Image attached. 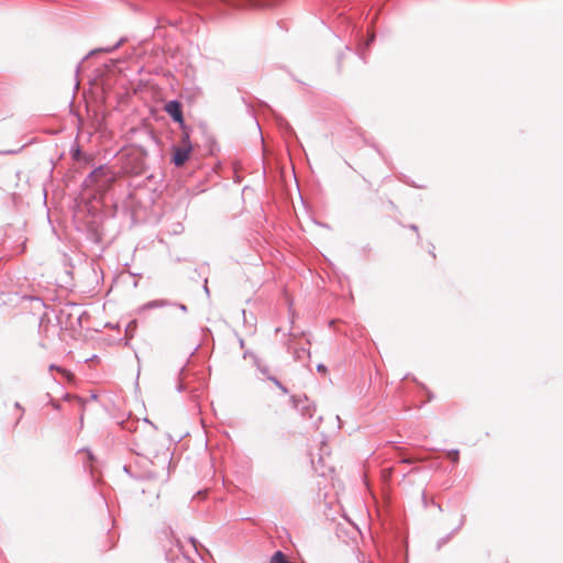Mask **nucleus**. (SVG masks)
Returning a JSON list of instances; mask_svg holds the SVG:
<instances>
[{
	"instance_id": "obj_1",
	"label": "nucleus",
	"mask_w": 563,
	"mask_h": 563,
	"mask_svg": "<svg viewBox=\"0 0 563 563\" xmlns=\"http://www.w3.org/2000/svg\"><path fill=\"white\" fill-rule=\"evenodd\" d=\"M277 0H208L207 5L214 15H220L227 8H265L273 7Z\"/></svg>"
},
{
	"instance_id": "obj_2",
	"label": "nucleus",
	"mask_w": 563,
	"mask_h": 563,
	"mask_svg": "<svg viewBox=\"0 0 563 563\" xmlns=\"http://www.w3.org/2000/svg\"><path fill=\"white\" fill-rule=\"evenodd\" d=\"M192 146L190 143L189 134L185 132L181 135V146H175L173 148V163L176 166H183L189 158Z\"/></svg>"
},
{
	"instance_id": "obj_3",
	"label": "nucleus",
	"mask_w": 563,
	"mask_h": 563,
	"mask_svg": "<svg viewBox=\"0 0 563 563\" xmlns=\"http://www.w3.org/2000/svg\"><path fill=\"white\" fill-rule=\"evenodd\" d=\"M291 401L303 418H312L316 409L306 396H291Z\"/></svg>"
},
{
	"instance_id": "obj_4",
	"label": "nucleus",
	"mask_w": 563,
	"mask_h": 563,
	"mask_svg": "<svg viewBox=\"0 0 563 563\" xmlns=\"http://www.w3.org/2000/svg\"><path fill=\"white\" fill-rule=\"evenodd\" d=\"M165 111L166 113L177 123L183 124L184 118H183V109L181 103L177 100L168 101L165 104Z\"/></svg>"
},
{
	"instance_id": "obj_5",
	"label": "nucleus",
	"mask_w": 563,
	"mask_h": 563,
	"mask_svg": "<svg viewBox=\"0 0 563 563\" xmlns=\"http://www.w3.org/2000/svg\"><path fill=\"white\" fill-rule=\"evenodd\" d=\"M172 305L168 300L165 299H158V300H152L146 302L142 309H154V308H163L166 306Z\"/></svg>"
},
{
	"instance_id": "obj_6",
	"label": "nucleus",
	"mask_w": 563,
	"mask_h": 563,
	"mask_svg": "<svg viewBox=\"0 0 563 563\" xmlns=\"http://www.w3.org/2000/svg\"><path fill=\"white\" fill-rule=\"evenodd\" d=\"M124 38H121L119 42H117L113 46H109V47H104V48H100V49H97V51H91L89 53V55H93L95 53L97 52H104V53H112L113 51H115L117 48H119L123 43H124Z\"/></svg>"
},
{
	"instance_id": "obj_7",
	"label": "nucleus",
	"mask_w": 563,
	"mask_h": 563,
	"mask_svg": "<svg viewBox=\"0 0 563 563\" xmlns=\"http://www.w3.org/2000/svg\"><path fill=\"white\" fill-rule=\"evenodd\" d=\"M49 371L51 372L56 371V372L60 373L63 375V377H65L67 380H71V378H73V374L69 371H67L63 367H59L57 365L52 364L49 366Z\"/></svg>"
},
{
	"instance_id": "obj_8",
	"label": "nucleus",
	"mask_w": 563,
	"mask_h": 563,
	"mask_svg": "<svg viewBox=\"0 0 563 563\" xmlns=\"http://www.w3.org/2000/svg\"><path fill=\"white\" fill-rule=\"evenodd\" d=\"M269 563H291L289 562L283 552L277 551L271 559Z\"/></svg>"
},
{
	"instance_id": "obj_9",
	"label": "nucleus",
	"mask_w": 563,
	"mask_h": 563,
	"mask_svg": "<svg viewBox=\"0 0 563 563\" xmlns=\"http://www.w3.org/2000/svg\"><path fill=\"white\" fill-rule=\"evenodd\" d=\"M257 368H258V371H260L264 376H266L267 378H268V376H272V375L269 374V369H268V367H267L266 365L258 364V365H257Z\"/></svg>"
},
{
	"instance_id": "obj_10",
	"label": "nucleus",
	"mask_w": 563,
	"mask_h": 563,
	"mask_svg": "<svg viewBox=\"0 0 563 563\" xmlns=\"http://www.w3.org/2000/svg\"><path fill=\"white\" fill-rule=\"evenodd\" d=\"M448 456L451 459L452 462L456 463L459 461V451H450L448 453Z\"/></svg>"
},
{
	"instance_id": "obj_11",
	"label": "nucleus",
	"mask_w": 563,
	"mask_h": 563,
	"mask_svg": "<svg viewBox=\"0 0 563 563\" xmlns=\"http://www.w3.org/2000/svg\"><path fill=\"white\" fill-rule=\"evenodd\" d=\"M268 379L273 382L277 387L280 386V380L277 379L275 376H268Z\"/></svg>"
},
{
	"instance_id": "obj_12",
	"label": "nucleus",
	"mask_w": 563,
	"mask_h": 563,
	"mask_svg": "<svg viewBox=\"0 0 563 563\" xmlns=\"http://www.w3.org/2000/svg\"><path fill=\"white\" fill-rule=\"evenodd\" d=\"M14 406H15V408H16V409H19V410L21 411V415H20V417H19V420H20V419H22V417H23V407L21 406V404H20V402H15V405H14Z\"/></svg>"
},
{
	"instance_id": "obj_13",
	"label": "nucleus",
	"mask_w": 563,
	"mask_h": 563,
	"mask_svg": "<svg viewBox=\"0 0 563 563\" xmlns=\"http://www.w3.org/2000/svg\"><path fill=\"white\" fill-rule=\"evenodd\" d=\"M278 388L282 390L283 394H288L289 393L288 388L285 385H283V384H280V386H278Z\"/></svg>"
},
{
	"instance_id": "obj_14",
	"label": "nucleus",
	"mask_w": 563,
	"mask_h": 563,
	"mask_svg": "<svg viewBox=\"0 0 563 563\" xmlns=\"http://www.w3.org/2000/svg\"><path fill=\"white\" fill-rule=\"evenodd\" d=\"M302 353H308L305 349L296 352V358H301Z\"/></svg>"
},
{
	"instance_id": "obj_15",
	"label": "nucleus",
	"mask_w": 563,
	"mask_h": 563,
	"mask_svg": "<svg viewBox=\"0 0 563 563\" xmlns=\"http://www.w3.org/2000/svg\"><path fill=\"white\" fill-rule=\"evenodd\" d=\"M318 372L324 373L327 371V367L323 364L318 365L317 367Z\"/></svg>"
},
{
	"instance_id": "obj_16",
	"label": "nucleus",
	"mask_w": 563,
	"mask_h": 563,
	"mask_svg": "<svg viewBox=\"0 0 563 563\" xmlns=\"http://www.w3.org/2000/svg\"><path fill=\"white\" fill-rule=\"evenodd\" d=\"M178 308H179L183 312H187V307H186L184 303H179V305H178Z\"/></svg>"
},
{
	"instance_id": "obj_17",
	"label": "nucleus",
	"mask_w": 563,
	"mask_h": 563,
	"mask_svg": "<svg viewBox=\"0 0 563 563\" xmlns=\"http://www.w3.org/2000/svg\"><path fill=\"white\" fill-rule=\"evenodd\" d=\"M184 388H185V387H184V384H183V383H180V384L178 385V389H179V390H183Z\"/></svg>"
},
{
	"instance_id": "obj_18",
	"label": "nucleus",
	"mask_w": 563,
	"mask_h": 563,
	"mask_svg": "<svg viewBox=\"0 0 563 563\" xmlns=\"http://www.w3.org/2000/svg\"><path fill=\"white\" fill-rule=\"evenodd\" d=\"M88 459L91 461L93 459L92 454L90 452H87Z\"/></svg>"
},
{
	"instance_id": "obj_19",
	"label": "nucleus",
	"mask_w": 563,
	"mask_h": 563,
	"mask_svg": "<svg viewBox=\"0 0 563 563\" xmlns=\"http://www.w3.org/2000/svg\"><path fill=\"white\" fill-rule=\"evenodd\" d=\"M53 407H54L55 409H59V405H58V404H56V402H53Z\"/></svg>"
}]
</instances>
